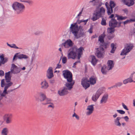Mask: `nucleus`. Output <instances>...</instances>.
I'll use <instances>...</instances> for the list:
<instances>
[{"mask_svg":"<svg viewBox=\"0 0 135 135\" xmlns=\"http://www.w3.org/2000/svg\"><path fill=\"white\" fill-rule=\"evenodd\" d=\"M88 21V19L80 20L78 19L75 23L71 24L70 27L71 31L76 38L86 36L85 33L84 32L83 26L81 25L79 26L77 24H80L81 22H84V25H85Z\"/></svg>","mask_w":135,"mask_h":135,"instance_id":"nucleus-1","label":"nucleus"},{"mask_svg":"<svg viewBox=\"0 0 135 135\" xmlns=\"http://www.w3.org/2000/svg\"><path fill=\"white\" fill-rule=\"evenodd\" d=\"M83 48L81 47L79 49L76 46L71 48L68 51V58L75 59L77 56V54L78 59H79L81 55L83 54Z\"/></svg>","mask_w":135,"mask_h":135,"instance_id":"nucleus-2","label":"nucleus"},{"mask_svg":"<svg viewBox=\"0 0 135 135\" xmlns=\"http://www.w3.org/2000/svg\"><path fill=\"white\" fill-rule=\"evenodd\" d=\"M12 7L16 13L18 14L22 13L25 9V6L23 4L17 2L13 3Z\"/></svg>","mask_w":135,"mask_h":135,"instance_id":"nucleus-3","label":"nucleus"},{"mask_svg":"<svg viewBox=\"0 0 135 135\" xmlns=\"http://www.w3.org/2000/svg\"><path fill=\"white\" fill-rule=\"evenodd\" d=\"M105 12L104 9L103 7H101L99 11H97L95 13L93 14L91 19L93 21H95L101 17H103Z\"/></svg>","mask_w":135,"mask_h":135,"instance_id":"nucleus-4","label":"nucleus"},{"mask_svg":"<svg viewBox=\"0 0 135 135\" xmlns=\"http://www.w3.org/2000/svg\"><path fill=\"white\" fill-rule=\"evenodd\" d=\"M104 52V50L103 47L100 46L99 47L96 48L95 55L98 58H103Z\"/></svg>","mask_w":135,"mask_h":135,"instance_id":"nucleus-5","label":"nucleus"},{"mask_svg":"<svg viewBox=\"0 0 135 135\" xmlns=\"http://www.w3.org/2000/svg\"><path fill=\"white\" fill-rule=\"evenodd\" d=\"M133 47L132 44H127L125 46V48L123 49L120 54L121 55H126L127 53L129 52Z\"/></svg>","mask_w":135,"mask_h":135,"instance_id":"nucleus-6","label":"nucleus"},{"mask_svg":"<svg viewBox=\"0 0 135 135\" xmlns=\"http://www.w3.org/2000/svg\"><path fill=\"white\" fill-rule=\"evenodd\" d=\"M8 88L9 87L6 85L4 87L3 93L7 94V96L6 97V98L10 99L12 98V96H13V94L11 93L17 88L7 90L8 89Z\"/></svg>","mask_w":135,"mask_h":135,"instance_id":"nucleus-7","label":"nucleus"},{"mask_svg":"<svg viewBox=\"0 0 135 135\" xmlns=\"http://www.w3.org/2000/svg\"><path fill=\"white\" fill-rule=\"evenodd\" d=\"M81 84L85 89H86L90 86L89 80L87 78H83L81 80Z\"/></svg>","mask_w":135,"mask_h":135,"instance_id":"nucleus-8","label":"nucleus"},{"mask_svg":"<svg viewBox=\"0 0 135 135\" xmlns=\"http://www.w3.org/2000/svg\"><path fill=\"white\" fill-rule=\"evenodd\" d=\"M102 93V89H98L96 93L93 95L92 97V100L94 102H96Z\"/></svg>","mask_w":135,"mask_h":135,"instance_id":"nucleus-9","label":"nucleus"},{"mask_svg":"<svg viewBox=\"0 0 135 135\" xmlns=\"http://www.w3.org/2000/svg\"><path fill=\"white\" fill-rule=\"evenodd\" d=\"M20 53H17L14 55L13 57V61L16 60L18 59H26L28 58L27 55L21 54H20Z\"/></svg>","mask_w":135,"mask_h":135,"instance_id":"nucleus-10","label":"nucleus"},{"mask_svg":"<svg viewBox=\"0 0 135 135\" xmlns=\"http://www.w3.org/2000/svg\"><path fill=\"white\" fill-rule=\"evenodd\" d=\"M11 70L12 74H16L20 72L21 71V69L20 68L18 67L15 64H13L12 65Z\"/></svg>","mask_w":135,"mask_h":135,"instance_id":"nucleus-11","label":"nucleus"},{"mask_svg":"<svg viewBox=\"0 0 135 135\" xmlns=\"http://www.w3.org/2000/svg\"><path fill=\"white\" fill-rule=\"evenodd\" d=\"M73 44L72 41L70 39L67 40L64 43L61 44V46H63L65 48H68L72 47Z\"/></svg>","mask_w":135,"mask_h":135,"instance_id":"nucleus-12","label":"nucleus"},{"mask_svg":"<svg viewBox=\"0 0 135 135\" xmlns=\"http://www.w3.org/2000/svg\"><path fill=\"white\" fill-rule=\"evenodd\" d=\"M58 93L60 96H63L67 95L68 93L67 88L64 87L61 88L58 91Z\"/></svg>","mask_w":135,"mask_h":135,"instance_id":"nucleus-13","label":"nucleus"},{"mask_svg":"<svg viewBox=\"0 0 135 135\" xmlns=\"http://www.w3.org/2000/svg\"><path fill=\"white\" fill-rule=\"evenodd\" d=\"M12 118V115L10 114H6L4 117V119L7 124H9L11 123Z\"/></svg>","mask_w":135,"mask_h":135,"instance_id":"nucleus-14","label":"nucleus"},{"mask_svg":"<svg viewBox=\"0 0 135 135\" xmlns=\"http://www.w3.org/2000/svg\"><path fill=\"white\" fill-rule=\"evenodd\" d=\"M118 22L115 19H111L109 22V27L114 28L117 27V24Z\"/></svg>","mask_w":135,"mask_h":135,"instance_id":"nucleus-15","label":"nucleus"},{"mask_svg":"<svg viewBox=\"0 0 135 135\" xmlns=\"http://www.w3.org/2000/svg\"><path fill=\"white\" fill-rule=\"evenodd\" d=\"M94 105L92 104L90 105H89L87 106L86 110H88L86 113V114L87 115H90L93 113L94 110Z\"/></svg>","mask_w":135,"mask_h":135,"instance_id":"nucleus-16","label":"nucleus"},{"mask_svg":"<svg viewBox=\"0 0 135 135\" xmlns=\"http://www.w3.org/2000/svg\"><path fill=\"white\" fill-rule=\"evenodd\" d=\"M49 99L46 98L45 95L42 92H40L39 93V96L38 98V100L41 102L44 101V102H46L47 99Z\"/></svg>","mask_w":135,"mask_h":135,"instance_id":"nucleus-17","label":"nucleus"},{"mask_svg":"<svg viewBox=\"0 0 135 135\" xmlns=\"http://www.w3.org/2000/svg\"><path fill=\"white\" fill-rule=\"evenodd\" d=\"M51 99H47L46 102H43L42 104L44 105H46L47 104H49L47 106V108H51L53 109L54 108V104L51 102Z\"/></svg>","mask_w":135,"mask_h":135,"instance_id":"nucleus-18","label":"nucleus"},{"mask_svg":"<svg viewBox=\"0 0 135 135\" xmlns=\"http://www.w3.org/2000/svg\"><path fill=\"white\" fill-rule=\"evenodd\" d=\"M0 64L1 65L4 64L8 61V59L7 57H4V55L3 54L0 56Z\"/></svg>","mask_w":135,"mask_h":135,"instance_id":"nucleus-19","label":"nucleus"},{"mask_svg":"<svg viewBox=\"0 0 135 135\" xmlns=\"http://www.w3.org/2000/svg\"><path fill=\"white\" fill-rule=\"evenodd\" d=\"M108 97V95L107 94H105L102 97L100 103V104L105 103L107 102Z\"/></svg>","mask_w":135,"mask_h":135,"instance_id":"nucleus-20","label":"nucleus"},{"mask_svg":"<svg viewBox=\"0 0 135 135\" xmlns=\"http://www.w3.org/2000/svg\"><path fill=\"white\" fill-rule=\"evenodd\" d=\"M107 69L108 70L112 69L114 66V63L113 61L112 60H109L107 62Z\"/></svg>","mask_w":135,"mask_h":135,"instance_id":"nucleus-21","label":"nucleus"},{"mask_svg":"<svg viewBox=\"0 0 135 135\" xmlns=\"http://www.w3.org/2000/svg\"><path fill=\"white\" fill-rule=\"evenodd\" d=\"M46 76H54L53 68L50 67L47 71Z\"/></svg>","mask_w":135,"mask_h":135,"instance_id":"nucleus-22","label":"nucleus"},{"mask_svg":"<svg viewBox=\"0 0 135 135\" xmlns=\"http://www.w3.org/2000/svg\"><path fill=\"white\" fill-rule=\"evenodd\" d=\"M115 6V4L114 3V2L110 1L109 3V10H110V12L111 14L113 12V8H114Z\"/></svg>","mask_w":135,"mask_h":135,"instance_id":"nucleus-23","label":"nucleus"},{"mask_svg":"<svg viewBox=\"0 0 135 135\" xmlns=\"http://www.w3.org/2000/svg\"><path fill=\"white\" fill-rule=\"evenodd\" d=\"M122 118L118 117L114 120V123L115 125L117 126H120L121 124L120 123L119 120Z\"/></svg>","mask_w":135,"mask_h":135,"instance_id":"nucleus-24","label":"nucleus"},{"mask_svg":"<svg viewBox=\"0 0 135 135\" xmlns=\"http://www.w3.org/2000/svg\"><path fill=\"white\" fill-rule=\"evenodd\" d=\"M41 88L42 89H46L49 86L48 83L46 81H42L41 84Z\"/></svg>","mask_w":135,"mask_h":135,"instance_id":"nucleus-25","label":"nucleus"},{"mask_svg":"<svg viewBox=\"0 0 135 135\" xmlns=\"http://www.w3.org/2000/svg\"><path fill=\"white\" fill-rule=\"evenodd\" d=\"M62 73L63 76H72L71 72L68 70L63 71Z\"/></svg>","mask_w":135,"mask_h":135,"instance_id":"nucleus-26","label":"nucleus"},{"mask_svg":"<svg viewBox=\"0 0 135 135\" xmlns=\"http://www.w3.org/2000/svg\"><path fill=\"white\" fill-rule=\"evenodd\" d=\"M125 4L128 6L130 7L132 6L134 4V1H130V2L127 1L126 0H122Z\"/></svg>","mask_w":135,"mask_h":135,"instance_id":"nucleus-27","label":"nucleus"},{"mask_svg":"<svg viewBox=\"0 0 135 135\" xmlns=\"http://www.w3.org/2000/svg\"><path fill=\"white\" fill-rule=\"evenodd\" d=\"M74 81H73L70 83H66V86L68 88L67 90H70L73 88V86L74 85Z\"/></svg>","mask_w":135,"mask_h":135,"instance_id":"nucleus-28","label":"nucleus"},{"mask_svg":"<svg viewBox=\"0 0 135 135\" xmlns=\"http://www.w3.org/2000/svg\"><path fill=\"white\" fill-rule=\"evenodd\" d=\"M91 57L92 58L91 61V63L93 65L95 66L96 65L98 61V60L96 59V57L94 56L91 55Z\"/></svg>","mask_w":135,"mask_h":135,"instance_id":"nucleus-29","label":"nucleus"},{"mask_svg":"<svg viewBox=\"0 0 135 135\" xmlns=\"http://www.w3.org/2000/svg\"><path fill=\"white\" fill-rule=\"evenodd\" d=\"M105 34L104 33L99 36L98 41H99L100 43L103 42H104V38L105 36Z\"/></svg>","mask_w":135,"mask_h":135,"instance_id":"nucleus-30","label":"nucleus"},{"mask_svg":"<svg viewBox=\"0 0 135 135\" xmlns=\"http://www.w3.org/2000/svg\"><path fill=\"white\" fill-rule=\"evenodd\" d=\"M108 70L107 69V66L104 65L102 67L101 71L102 73L104 74H106L107 71Z\"/></svg>","mask_w":135,"mask_h":135,"instance_id":"nucleus-31","label":"nucleus"},{"mask_svg":"<svg viewBox=\"0 0 135 135\" xmlns=\"http://www.w3.org/2000/svg\"><path fill=\"white\" fill-rule=\"evenodd\" d=\"M97 80L96 78H93L92 76L90 78L89 80V83H90L91 84L94 85L96 83Z\"/></svg>","mask_w":135,"mask_h":135,"instance_id":"nucleus-32","label":"nucleus"},{"mask_svg":"<svg viewBox=\"0 0 135 135\" xmlns=\"http://www.w3.org/2000/svg\"><path fill=\"white\" fill-rule=\"evenodd\" d=\"M115 31V28L111 27H109L107 29L108 32L110 34L114 33Z\"/></svg>","mask_w":135,"mask_h":135,"instance_id":"nucleus-33","label":"nucleus"},{"mask_svg":"<svg viewBox=\"0 0 135 135\" xmlns=\"http://www.w3.org/2000/svg\"><path fill=\"white\" fill-rule=\"evenodd\" d=\"M133 81L132 78L131 77L127 79H126L123 81V83L124 84H126L129 83H131Z\"/></svg>","mask_w":135,"mask_h":135,"instance_id":"nucleus-34","label":"nucleus"},{"mask_svg":"<svg viewBox=\"0 0 135 135\" xmlns=\"http://www.w3.org/2000/svg\"><path fill=\"white\" fill-rule=\"evenodd\" d=\"M115 45L114 43H112L111 45V47L112 48L111 50L110 51V53H114L115 51V50L116 47H115Z\"/></svg>","mask_w":135,"mask_h":135,"instance_id":"nucleus-35","label":"nucleus"},{"mask_svg":"<svg viewBox=\"0 0 135 135\" xmlns=\"http://www.w3.org/2000/svg\"><path fill=\"white\" fill-rule=\"evenodd\" d=\"M8 132V128H5L3 129L1 133L4 135H7Z\"/></svg>","mask_w":135,"mask_h":135,"instance_id":"nucleus-36","label":"nucleus"},{"mask_svg":"<svg viewBox=\"0 0 135 135\" xmlns=\"http://www.w3.org/2000/svg\"><path fill=\"white\" fill-rule=\"evenodd\" d=\"M105 5L107 8V12L108 15H110L111 14V13H110V10H109V6L108 3L107 2H106L105 3Z\"/></svg>","mask_w":135,"mask_h":135,"instance_id":"nucleus-37","label":"nucleus"},{"mask_svg":"<svg viewBox=\"0 0 135 135\" xmlns=\"http://www.w3.org/2000/svg\"><path fill=\"white\" fill-rule=\"evenodd\" d=\"M65 79H66L67 81L68 82L72 83L74 81L73 80V76H64Z\"/></svg>","mask_w":135,"mask_h":135,"instance_id":"nucleus-38","label":"nucleus"},{"mask_svg":"<svg viewBox=\"0 0 135 135\" xmlns=\"http://www.w3.org/2000/svg\"><path fill=\"white\" fill-rule=\"evenodd\" d=\"M123 85V83L121 82H118L116 83L113 86V87L118 88L122 86Z\"/></svg>","mask_w":135,"mask_h":135,"instance_id":"nucleus-39","label":"nucleus"},{"mask_svg":"<svg viewBox=\"0 0 135 135\" xmlns=\"http://www.w3.org/2000/svg\"><path fill=\"white\" fill-rule=\"evenodd\" d=\"M7 45L11 48H14L16 49H20L15 44H13L10 45L9 44L8 42L7 43Z\"/></svg>","mask_w":135,"mask_h":135,"instance_id":"nucleus-40","label":"nucleus"},{"mask_svg":"<svg viewBox=\"0 0 135 135\" xmlns=\"http://www.w3.org/2000/svg\"><path fill=\"white\" fill-rule=\"evenodd\" d=\"M115 35L114 34L112 33L108 35L107 36V38L108 39L110 40L112 39L114 37Z\"/></svg>","mask_w":135,"mask_h":135,"instance_id":"nucleus-41","label":"nucleus"},{"mask_svg":"<svg viewBox=\"0 0 135 135\" xmlns=\"http://www.w3.org/2000/svg\"><path fill=\"white\" fill-rule=\"evenodd\" d=\"M101 24L103 26H105L106 25V20L104 18L103 16V17H102Z\"/></svg>","mask_w":135,"mask_h":135,"instance_id":"nucleus-42","label":"nucleus"},{"mask_svg":"<svg viewBox=\"0 0 135 135\" xmlns=\"http://www.w3.org/2000/svg\"><path fill=\"white\" fill-rule=\"evenodd\" d=\"M43 32L41 31H38L35 32L34 33V34L35 35L38 36L42 34Z\"/></svg>","mask_w":135,"mask_h":135,"instance_id":"nucleus-43","label":"nucleus"},{"mask_svg":"<svg viewBox=\"0 0 135 135\" xmlns=\"http://www.w3.org/2000/svg\"><path fill=\"white\" fill-rule=\"evenodd\" d=\"M5 81L7 83L10 82L11 76H5Z\"/></svg>","mask_w":135,"mask_h":135,"instance_id":"nucleus-44","label":"nucleus"},{"mask_svg":"<svg viewBox=\"0 0 135 135\" xmlns=\"http://www.w3.org/2000/svg\"><path fill=\"white\" fill-rule=\"evenodd\" d=\"M102 43V44L100 46H101L102 47H104L105 49L107 48V46L108 45V43H105L104 41L103 42H101Z\"/></svg>","mask_w":135,"mask_h":135,"instance_id":"nucleus-45","label":"nucleus"},{"mask_svg":"<svg viewBox=\"0 0 135 135\" xmlns=\"http://www.w3.org/2000/svg\"><path fill=\"white\" fill-rule=\"evenodd\" d=\"M21 2H26L29 3V4H32L33 3V1L31 0H27V1H21Z\"/></svg>","mask_w":135,"mask_h":135,"instance_id":"nucleus-46","label":"nucleus"},{"mask_svg":"<svg viewBox=\"0 0 135 135\" xmlns=\"http://www.w3.org/2000/svg\"><path fill=\"white\" fill-rule=\"evenodd\" d=\"M131 17L132 18L131 19L132 22H135V13H133Z\"/></svg>","mask_w":135,"mask_h":135,"instance_id":"nucleus-47","label":"nucleus"},{"mask_svg":"<svg viewBox=\"0 0 135 135\" xmlns=\"http://www.w3.org/2000/svg\"><path fill=\"white\" fill-rule=\"evenodd\" d=\"M115 17H117V20H122L123 17L122 16H120L119 15L117 14L115 15Z\"/></svg>","mask_w":135,"mask_h":135,"instance_id":"nucleus-48","label":"nucleus"},{"mask_svg":"<svg viewBox=\"0 0 135 135\" xmlns=\"http://www.w3.org/2000/svg\"><path fill=\"white\" fill-rule=\"evenodd\" d=\"M62 63L64 64H65L67 61V59L66 57L65 56L63 57L62 59Z\"/></svg>","mask_w":135,"mask_h":135,"instance_id":"nucleus-49","label":"nucleus"},{"mask_svg":"<svg viewBox=\"0 0 135 135\" xmlns=\"http://www.w3.org/2000/svg\"><path fill=\"white\" fill-rule=\"evenodd\" d=\"M132 22V21H131V19H130L129 20H127L123 22H122L123 23V24L125 25H126L128 23H130V22Z\"/></svg>","mask_w":135,"mask_h":135,"instance_id":"nucleus-50","label":"nucleus"},{"mask_svg":"<svg viewBox=\"0 0 135 135\" xmlns=\"http://www.w3.org/2000/svg\"><path fill=\"white\" fill-rule=\"evenodd\" d=\"M117 111L120 114H125V112L124 111L121 110H117Z\"/></svg>","mask_w":135,"mask_h":135,"instance_id":"nucleus-51","label":"nucleus"},{"mask_svg":"<svg viewBox=\"0 0 135 135\" xmlns=\"http://www.w3.org/2000/svg\"><path fill=\"white\" fill-rule=\"evenodd\" d=\"M73 117H75L76 119L78 120H79V117L75 113H74V114L72 115Z\"/></svg>","mask_w":135,"mask_h":135,"instance_id":"nucleus-52","label":"nucleus"},{"mask_svg":"<svg viewBox=\"0 0 135 135\" xmlns=\"http://www.w3.org/2000/svg\"><path fill=\"white\" fill-rule=\"evenodd\" d=\"M12 73L11 71L8 72L6 73L5 76H11L10 75H12Z\"/></svg>","mask_w":135,"mask_h":135,"instance_id":"nucleus-53","label":"nucleus"},{"mask_svg":"<svg viewBox=\"0 0 135 135\" xmlns=\"http://www.w3.org/2000/svg\"><path fill=\"white\" fill-rule=\"evenodd\" d=\"M4 79H2L1 81V86L2 87H3L5 84L4 82Z\"/></svg>","mask_w":135,"mask_h":135,"instance_id":"nucleus-54","label":"nucleus"},{"mask_svg":"<svg viewBox=\"0 0 135 135\" xmlns=\"http://www.w3.org/2000/svg\"><path fill=\"white\" fill-rule=\"evenodd\" d=\"M122 105L124 109H125L127 110H129V109L123 103H122Z\"/></svg>","mask_w":135,"mask_h":135,"instance_id":"nucleus-55","label":"nucleus"},{"mask_svg":"<svg viewBox=\"0 0 135 135\" xmlns=\"http://www.w3.org/2000/svg\"><path fill=\"white\" fill-rule=\"evenodd\" d=\"M122 118L124 119L127 122L128 121L129 119V118L127 116H126L124 117H123Z\"/></svg>","mask_w":135,"mask_h":135,"instance_id":"nucleus-56","label":"nucleus"},{"mask_svg":"<svg viewBox=\"0 0 135 135\" xmlns=\"http://www.w3.org/2000/svg\"><path fill=\"white\" fill-rule=\"evenodd\" d=\"M60 60L61 59H60L59 63L57 64V66L56 68V69L57 68H60L61 67V65L59 64L60 63Z\"/></svg>","mask_w":135,"mask_h":135,"instance_id":"nucleus-57","label":"nucleus"},{"mask_svg":"<svg viewBox=\"0 0 135 135\" xmlns=\"http://www.w3.org/2000/svg\"><path fill=\"white\" fill-rule=\"evenodd\" d=\"M102 1V0H92L89 1V3H90L93 2H98L99 1Z\"/></svg>","mask_w":135,"mask_h":135,"instance_id":"nucleus-58","label":"nucleus"},{"mask_svg":"<svg viewBox=\"0 0 135 135\" xmlns=\"http://www.w3.org/2000/svg\"><path fill=\"white\" fill-rule=\"evenodd\" d=\"M4 71L2 70H0V76H4Z\"/></svg>","mask_w":135,"mask_h":135,"instance_id":"nucleus-59","label":"nucleus"},{"mask_svg":"<svg viewBox=\"0 0 135 135\" xmlns=\"http://www.w3.org/2000/svg\"><path fill=\"white\" fill-rule=\"evenodd\" d=\"M122 11H123L124 13L127 14L128 13V9L127 8H126L124 9H123Z\"/></svg>","mask_w":135,"mask_h":135,"instance_id":"nucleus-60","label":"nucleus"},{"mask_svg":"<svg viewBox=\"0 0 135 135\" xmlns=\"http://www.w3.org/2000/svg\"><path fill=\"white\" fill-rule=\"evenodd\" d=\"M79 62H80V61H77L75 62L73 64V67L74 68H76L75 65H76L77 63Z\"/></svg>","mask_w":135,"mask_h":135,"instance_id":"nucleus-61","label":"nucleus"},{"mask_svg":"<svg viewBox=\"0 0 135 135\" xmlns=\"http://www.w3.org/2000/svg\"><path fill=\"white\" fill-rule=\"evenodd\" d=\"M5 94H6L5 93H4L3 91V93L1 95V96L3 98V97H5V98H6V97L7 96V95L6 96Z\"/></svg>","mask_w":135,"mask_h":135,"instance_id":"nucleus-62","label":"nucleus"},{"mask_svg":"<svg viewBox=\"0 0 135 135\" xmlns=\"http://www.w3.org/2000/svg\"><path fill=\"white\" fill-rule=\"evenodd\" d=\"M93 29V27H91L89 30H88V31L90 33H92L93 32V31H92V30Z\"/></svg>","mask_w":135,"mask_h":135,"instance_id":"nucleus-63","label":"nucleus"},{"mask_svg":"<svg viewBox=\"0 0 135 135\" xmlns=\"http://www.w3.org/2000/svg\"><path fill=\"white\" fill-rule=\"evenodd\" d=\"M13 84L12 82H10L9 83L7 84L6 85L7 86L9 87L11 86Z\"/></svg>","mask_w":135,"mask_h":135,"instance_id":"nucleus-64","label":"nucleus"}]
</instances>
